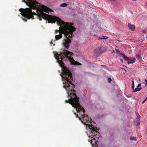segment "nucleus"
<instances>
[{"mask_svg": "<svg viewBox=\"0 0 147 147\" xmlns=\"http://www.w3.org/2000/svg\"><path fill=\"white\" fill-rule=\"evenodd\" d=\"M74 55L73 53L64 49L63 51L59 54L56 53L54 55L55 59L58 60L57 61L62 68V73L61 74L62 77L63 83L64 85L63 87L67 91L68 96L71 98L69 100H66V103L69 102L71 105L72 106L76 108L78 113L82 109L84 110V108L82 107L79 103V97L77 96L76 93V91L74 90L75 86L71 82L73 80L71 73L65 66H64V63L62 60L64 57H65L70 60H74L73 58L70 57Z\"/></svg>", "mask_w": 147, "mask_h": 147, "instance_id": "nucleus-1", "label": "nucleus"}, {"mask_svg": "<svg viewBox=\"0 0 147 147\" xmlns=\"http://www.w3.org/2000/svg\"><path fill=\"white\" fill-rule=\"evenodd\" d=\"M57 20V24L61 26L59 28V35L55 36V39L56 40L61 39L62 37V34H64L66 39L63 40V45L65 48L68 49L71 41L69 38L72 39L73 32H74L76 29L72 26L73 23L65 22L59 18Z\"/></svg>", "mask_w": 147, "mask_h": 147, "instance_id": "nucleus-2", "label": "nucleus"}, {"mask_svg": "<svg viewBox=\"0 0 147 147\" xmlns=\"http://www.w3.org/2000/svg\"><path fill=\"white\" fill-rule=\"evenodd\" d=\"M22 0V2L26 3L30 7L26 9L20 8L19 9V11L21 12V14L24 17L22 18L23 20L25 22L27 21V19H30V18L34 19L33 13L32 11V9H36L38 8L42 9L48 8L45 6H44L41 4L38 3L35 0ZM33 15H36V14L33 12Z\"/></svg>", "mask_w": 147, "mask_h": 147, "instance_id": "nucleus-3", "label": "nucleus"}, {"mask_svg": "<svg viewBox=\"0 0 147 147\" xmlns=\"http://www.w3.org/2000/svg\"><path fill=\"white\" fill-rule=\"evenodd\" d=\"M82 111H83L84 115H82L83 120H82L81 121L84 125H88L89 129L91 130V132L90 133L89 137H91V138L90 139H89L88 141L91 143L92 146L95 147L97 145V143L96 142V141L97 142V141H94V144L93 143H92L93 139L92 138H93V139L94 140H96V138H98L99 137V132H98L97 130L94 127L87 124L88 123H91L92 121V119L90 118L89 117L88 115H86L84 114L85 111L84 108V110L82 109V110L80 111V112Z\"/></svg>", "mask_w": 147, "mask_h": 147, "instance_id": "nucleus-4", "label": "nucleus"}, {"mask_svg": "<svg viewBox=\"0 0 147 147\" xmlns=\"http://www.w3.org/2000/svg\"><path fill=\"white\" fill-rule=\"evenodd\" d=\"M48 9L45 8L39 9L38 8L36 9L40 11L39 13H38V16L40 21L42 20V18L43 19L48 20L49 23H54L59 18L55 16H51L50 15H47L45 13H43V11L47 12V11L53 12V10L51 9L46 6Z\"/></svg>", "mask_w": 147, "mask_h": 147, "instance_id": "nucleus-5", "label": "nucleus"}, {"mask_svg": "<svg viewBox=\"0 0 147 147\" xmlns=\"http://www.w3.org/2000/svg\"><path fill=\"white\" fill-rule=\"evenodd\" d=\"M121 56L125 60L127 61L128 64L130 63L133 64L136 61V59L134 58L133 59H131L130 58L126 57L124 54H121Z\"/></svg>", "mask_w": 147, "mask_h": 147, "instance_id": "nucleus-6", "label": "nucleus"}, {"mask_svg": "<svg viewBox=\"0 0 147 147\" xmlns=\"http://www.w3.org/2000/svg\"><path fill=\"white\" fill-rule=\"evenodd\" d=\"M107 50V49L105 47H101L97 49L96 51L98 53H101Z\"/></svg>", "mask_w": 147, "mask_h": 147, "instance_id": "nucleus-7", "label": "nucleus"}, {"mask_svg": "<svg viewBox=\"0 0 147 147\" xmlns=\"http://www.w3.org/2000/svg\"><path fill=\"white\" fill-rule=\"evenodd\" d=\"M140 115H138V116L136 119V122H135L134 123L135 125H139L140 124V122L139 121L140 120Z\"/></svg>", "mask_w": 147, "mask_h": 147, "instance_id": "nucleus-8", "label": "nucleus"}, {"mask_svg": "<svg viewBox=\"0 0 147 147\" xmlns=\"http://www.w3.org/2000/svg\"><path fill=\"white\" fill-rule=\"evenodd\" d=\"M128 25L129 29L132 31H134L135 28V26L134 25H131L129 23Z\"/></svg>", "mask_w": 147, "mask_h": 147, "instance_id": "nucleus-9", "label": "nucleus"}, {"mask_svg": "<svg viewBox=\"0 0 147 147\" xmlns=\"http://www.w3.org/2000/svg\"><path fill=\"white\" fill-rule=\"evenodd\" d=\"M116 48H118V47L117 46H116V48H115V52H116V53L117 54L120 55H121V54H123V53H121L120 51H119V50L118 49H116Z\"/></svg>", "mask_w": 147, "mask_h": 147, "instance_id": "nucleus-10", "label": "nucleus"}, {"mask_svg": "<svg viewBox=\"0 0 147 147\" xmlns=\"http://www.w3.org/2000/svg\"><path fill=\"white\" fill-rule=\"evenodd\" d=\"M142 88H138L137 87L136 88H135V89L134 90V92H136L137 91H139L141 89H142Z\"/></svg>", "mask_w": 147, "mask_h": 147, "instance_id": "nucleus-11", "label": "nucleus"}, {"mask_svg": "<svg viewBox=\"0 0 147 147\" xmlns=\"http://www.w3.org/2000/svg\"><path fill=\"white\" fill-rule=\"evenodd\" d=\"M136 57L140 61L141 60V56L139 54H137L136 55Z\"/></svg>", "mask_w": 147, "mask_h": 147, "instance_id": "nucleus-12", "label": "nucleus"}, {"mask_svg": "<svg viewBox=\"0 0 147 147\" xmlns=\"http://www.w3.org/2000/svg\"><path fill=\"white\" fill-rule=\"evenodd\" d=\"M67 5L66 3H62L60 5V6L63 7H66L67 6Z\"/></svg>", "mask_w": 147, "mask_h": 147, "instance_id": "nucleus-13", "label": "nucleus"}, {"mask_svg": "<svg viewBox=\"0 0 147 147\" xmlns=\"http://www.w3.org/2000/svg\"><path fill=\"white\" fill-rule=\"evenodd\" d=\"M108 38V37L107 36H102V37H99V39H106Z\"/></svg>", "mask_w": 147, "mask_h": 147, "instance_id": "nucleus-14", "label": "nucleus"}, {"mask_svg": "<svg viewBox=\"0 0 147 147\" xmlns=\"http://www.w3.org/2000/svg\"><path fill=\"white\" fill-rule=\"evenodd\" d=\"M74 64L75 65H81V64L78 62L77 61H76L75 62V63H74Z\"/></svg>", "mask_w": 147, "mask_h": 147, "instance_id": "nucleus-15", "label": "nucleus"}, {"mask_svg": "<svg viewBox=\"0 0 147 147\" xmlns=\"http://www.w3.org/2000/svg\"><path fill=\"white\" fill-rule=\"evenodd\" d=\"M130 139L131 140H136V138L135 137H131Z\"/></svg>", "mask_w": 147, "mask_h": 147, "instance_id": "nucleus-16", "label": "nucleus"}, {"mask_svg": "<svg viewBox=\"0 0 147 147\" xmlns=\"http://www.w3.org/2000/svg\"><path fill=\"white\" fill-rule=\"evenodd\" d=\"M132 88L133 89H134V83L133 80H132Z\"/></svg>", "mask_w": 147, "mask_h": 147, "instance_id": "nucleus-17", "label": "nucleus"}, {"mask_svg": "<svg viewBox=\"0 0 147 147\" xmlns=\"http://www.w3.org/2000/svg\"><path fill=\"white\" fill-rule=\"evenodd\" d=\"M112 81L111 79L110 78H108V81L109 83H110Z\"/></svg>", "mask_w": 147, "mask_h": 147, "instance_id": "nucleus-18", "label": "nucleus"}, {"mask_svg": "<svg viewBox=\"0 0 147 147\" xmlns=\"http://www.w3.org/2000/svg\"><path fill=\"white\" fill-rule=\"evenodd\" d=\"M59 30H55V34H57V32H59Z\"/></svg>", "mask_w": 147, "mask_h": 147, "instance_id": "nucleus-19", "label": "nucleus"}, {"mask_svg": "<svg viewBox=\"0 0 147 147\" xmlns=\"http://www.w3.org/2000/svg\"><path fill=\"white\" fill-rule=\"evenodd\" d=\"M76 117H78L79 118V119L81 121V120H82V118H81L78 117V115H76Z\"/></svg>", "mask_w": 147, "mask_h": 147, "instance_id": "nucleus-20", "label": "nucleus"}, {"mask_svg": "<svg viewBox=\"0 0 147 147\" xmlns=\"http://www.w3.org/2000/svg\"><path fill=\"white\" fill-rule=\"evenodd\" d=\"M147 99V97H146V98L145 99V100L143 101L142 103L143 104L144 103V102L146 101V100Z\"/></svg>", "mask_w": 147, "mask_h": 147, "instance_id": "nucleus-21", "label": "nucleus"}, {"mask_svg": "<svg viewBox=\"0 0 147 147\" xmlns=\"http://www.w3.org/2000/svg\"><path fill=\"white\" fill-rule=\"evenodd\" d=\"M101 66L104 67L105 68H106L107 67V66L105 65H101Z\"/></svg>", "mask_w": 147, "mask_h": 147, "instance_id": "nucleus-22", "label": "nucleus"}, {"mask_svg": "<svg viewBox=\"0 0 147 147\" xmlns=\"http://www.w3.org/2000/svg\"><path fill=\"white\" fill-rule=\"evenodd\" d=\"M141 86V84H140L138 85V86L137 87L138 88V87H140V86Z\"/></svg>", "mask_w": 147, "mask_h": 147, "instance_id": "nucleus-23", "label": "nucleus"}, {"mask_svg": "<svg viewBox=\"0 0 147 147\" xmlns=\"http://www.w3.org/2000/svg\"><path fill=\"white\" fill-rule=\"evenodd\" d=\"M145 82L146 83V84L147 85V80L146 79L145 80Z\"/></svg>", "mask_w": 147, "mask_h": 147, "instance_id": "nucleus-24", "label": "nucleus"}, {"mask_svg": "<svg viewBox=\"0 0 147 147\" xmlns=\"http://www.w3.org/2000/svg\"><path fill=\"white\" fill-rule=\"evenodd\" d=\"M123 69V70L125 71V72H124L125 73H126V71H126V70H125V69Z\"/></svg>", "mask_w": 147, "mask_h": 147, "instance_id": "nucleus-25", "label": "nucleus"}, {"mask_svg": "<svg viewBox=\"0 0 147 147\" xmlns=\"http://www.w3.org/2000/svg\"><path fill=\"white\" fill-rule=\"evenodd\" d=\"M120 61H121L122 62L123 61V60L122 59H120Z\"/></svg>", "mask_w": 147, "mask_h": 147, "instance_id": "nucleus-26", "label": "nucleus"}, {"mask_svg": "<svg viewBox=\"0 0 147 147\" xmlns=\"http://www.w3.org/2000/svg\"><path fill=\"white\" fill-rule=\"evenodd\" d=\"M115 50H113L112 52L113 53H115Z\"/></svg>", "mask_w": 147, "mask_h": 147, "instance_id": "nucleus-27", "label": "nucleus"}, {"mask_svg": "<svg viewBox=\"0 0 147 147\" xmlns=\"http://www.w3.org/2000/svg\"><path fill=\"white\" fill-rule=\"evenodd\" d=\"M117 40V41H119V42H121V41L119 40Z\"/></svg>", "mask_w": 147, "mask_h": 147, "instance_id": "nucleus-28", "label": "nucleus"}, {"mask_svg": "<svg viewBox=\"0 0 147 147\" xmlns=\"http://www.w3.org/2000/svg\"><path fill=\"white\" fill-rule=\"evenodd\" d=\"M52 44H53V43H52V42L51 41V45Z\"/></svg>", "mask_w": 147, "mask_h": 147, "instance_id": "nucleus-29", "label": "nucleus"}, {"mask_svg": "<svg viewBox=\"0 0 147 147\" xmlns=\"http://www.w3.org/2000/svg\"><path fill=\"white\" fill-rule=\"evenodd\" d=\"M145 4L147 6V2H146L145 3Z\"/></svg>", "mask_w": 147, "mask_h": 147, "instance_id": "nucleus-30", "label": "nucleus"}, {"mask_svg": "<svg viewBox=\"0 0 147 147\" xmlns=\"http://www.w3.org/2000/svg\"><path fill=\"white\" fill-rule=\"evenodd\" d=\"M111 1H115V0H110Z\"/></svg>", "mask_w": 147, "mask_h": 147, "instance_id": "nucleus-31", "label": "nucleus"}, {"mask_svg": "<svg viewBox=\"0 0 147 147\" xmlns=\"http://www.w3.org/2000/svg\"><path fill=\"white\" fill-rule=\"evenodd\" d=\"M133 1H136L137 0H133Z\"/></svg>", "mask_w": 147, "mask_h": 147, "instance_id": "nucleus-32", "label": "nucleus"}, {"mask_svg": "<svg viewBox=\"0 0 147 147\" xmlns=\"http://www.w3.org/2000/svg\"><path fill=\"white\" fill-rule=\"evenodd\" d=\"M55 45L54 44H53V46H54Z\"/></svg>", "mask_w": 147, "mask_h": 147, "instance_id": "nucleus-33", "label": "nucleus"}]
</instances>
